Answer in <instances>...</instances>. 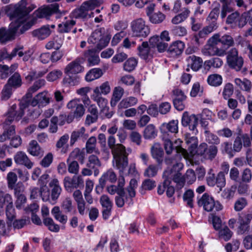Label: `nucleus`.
<instances>
[{
  "mask_svg": "<svg viewBox=\"0 0 252 252\" xmlns=\"http://www.w3.org/2000/svg\"><path fill=\"white\" fill-rule=\"evenodd\" d=\"M36 7L35 4L29 3L27 0H21L15 4L6 6L5 13L13 21L8 29L3 27L0 29V42L1 44L14 40L17 34H22L29 30L36 23L38 18H48L53 14L61 13L59 4L53 3L38 8L30 15Z\"/></svg>",
  "mask_w": 252,
  "mask_h": 252,
  "instance_id": "1",
  "label": "nucleus"
},
{
  "mask_svg": "<svg viewBox=\"0 0 252 252\" xmlns=\"http://www.w3.org/2000/svg\"><path fill=\"white\" fill-rule=\"evenodd\" d=\"M17 106L13 105L6 114V118L3 123L4 131L0 135V142H3L15 133V127L9 125L13 121H18L24 115L23 109L21 108L18 112L16 111Z\"/></svg>",
  "mask_w": 252,
  "mask_h": 252,
  "instance_id": "2",
  "label": "nucleus"
},
{
  "mask_svg": "<svg viewBox=\"0 0 252 252\" xmlns=\"http://www.w3.org/2000/svg\"><path fill=\"white\" fill-rule=\"evenodd\" d=\"M131 150H126V147L122 144H117L116 147L111 152L115 160L116 167L120 173H124L128 165V155Z\"/></svg>",
  "mask_w": 252,
  "mask_h": 252,
  "instance_id": "3",
  "label": "nucleus"
},
{
  "mask_svg": "<svg viewBox=\"0 0 252 252\" xmlns=\"http://www.w3.org/2000/svg\"><path fill=\"white\" fill-rule=\"evenodd\" d=\"M226 62L228 66L236 71H241L245 73L247 71L246 67H243L244 61L243 58L239 55L238 50L232 48L227 53Z\"/></svg>",
  "mask_w": 252,
  "mask_h": 252,
  "instance_id": "4",
  "label": "nucleus"
},
{
  "mask_svg": "<svg viewBox=\"0 0 252 252\" xmlns=\"http://www.w3.org/2000/svg\"><path fill=\"white\" fill-rule=\"evenodd\" d=\"M111 36L105 32L104 28L95 30L88 38V42L95 45L98 50H101L108 44Z\"/></svg>",
  "mask_w": 252,
  "mask_h": 252,
  "instance_id": "5",
  "label": "nucleus"
},
{
  "mask_svg": "<svg viewBox=\"0 0 252 252\" xmlns=\"http://www.w3.org/2000/svg\"><path fill=\"white\" fill-rule=\"evenodd\" d=\"M213 35L207 42L206 44L202 49L201 52L204 56L223 57L226 54V51L218 46V42Z\"/></svg>",
  "mask_w": 252,
  "mask_h": 252,
  "instance_id": "6",
  "label": "nucleus"
},
{
  "mask_svg": "<svg viewBox=\"0 0 252 252\" xmlns=\"http://www.w3.org/2000/svg\"><path fill=\"white\" fill-rule=\"evenodd\" d=\"M197 204L199 207H202L207 212H211L214 208L216 211H220L223 208L219 201H215L212 196L206 193L203 194L198 200Z\"/></svg>",
  "mask_w": 252,
  "mask_h": 252,
  "instance_id": "7",
  "label": "nucleus"
},
{
  "mask_svg": "<svg viewBox=\"0 0 252 252\" xmlns=\"http://www.w3.org/2000/svg\"><path fill=\"white\" fill-rule=\"evenodd\" d=\"M130 28L133 36L136 37H147L150 32L148 26L142 18L133 20L130 24Z\"/></svg>",
  "mask_w": 252,
  "mask_h": 252,
  "instance_id": "8",
  "label": "nucleus"
},
{
  "mask_svg": "<svg viewBox=\"0 0 252 252\" xmlns=\"http://www.w3.org/2000/svg\"><path fill=\"white\" fill-rule=\"evenodd\" d=\"M161 137L164 141V148L167 155L171 154L174 149H175L177 153L181 154L182 156H186L187 155L186 150L181 147V145L182 142L181 140L180 139L176 140L174 145L171 142V137L164 138L163 136Z\"/></svg>",
  "mask_w": 252,
  "mask_h": 252,
  "instance_id": "9",
  "label": "nucleus"
},
{
  "mask_svg": "<svg viewBox=\"0 0 252 252\" xmlns=\"http://www.w3.org/2000/svg\"><path fill=\"white\" fill-rule=\"evenodd\" d=\"M160 130L162 134L161 136H163L164 138L172 137V134H175L178 132V120H173L167 123H163L160 126Z\"/></svg>",
  "mask_w": 252,
  "mask_h": 252,
  "instance_id": "10",
  "label": "nucleus"
},
{
  "mask_svg": "<svg viewBox=\"0 0 252 252\" xmlns=\"http://www.w3.org/2000/svg\"><path fill=\"white\" fill-rule=\"evenodd\" d=\"M83 63V59L77 58L69 63L64 68V73L67 75L76 74L84 71V68L81 65Z\"/></svg>",
  "mask_w": 252,
  "mask_h": 252,
  "instance_id": "11",
  "label": "nucleus"
},
{
  "mask_svg": "<svg viewBox=\"0 0 252 252\" xmlns=\"http://www.w3.org/2000/svg\"><path fill=\"white\" fill-rule=\"evenodd\" d=\"M198 118L194 114L189 115L185 112L183 113L182 118V124L184 126H189V129L193 133L196 134L198 131L196 126L198 125Z\"/></svg>",
  "mask_w": 252,
  "mask_h": 252,
  "instance_id": "12",
  "label": "nucleus"
},
{
  "mask_svg": "<svg viewBox=\"0 0 252 252\" xmlns=\"http://www.w3.org/2000/svg\"><path fill=\"white\" fill-rule=\"evenodd\" d=\"M66 107L73 111L72 113L76 116V119L81 118L85 114V109L79 98L73 99L69 101Z\"/></svg>",
  "mask_w": 252,
  "mask_h": 252,
  "instance_id": "13",
  "label": "nucleus"
},
{
  "mask_svg": "<svg viewBox=\"0 0 252 252\" xmlns=\"http://www.w3.org/2000/svg\"><path fill=\"white\" fill-rule=\"evenodd\" d=\"M187 68L186 70L188 72L191 68L194 71H198L202 66L203 61L202 59L194 55H189L186 59Z\"/></svg>",
  "mask_w": 252,
  "mask_h": 252,
  "instance_id": "14",
  "label": "nucleus"
},
{
  "mask_svg": "<svg viewBox=\"0 0 252 252\" xmlns=\"http://www.w3.org/2000/svg\"><path fill=\"white\" fill-rule=\"evenodd\" d=\"M63 183L65 189L68 190L72 188L76 189L80 186H82L84 184V181L81 176H73L72 178L65 176Z\"/></svg>",
  "mask_w": 252,
  "mask_h": 252,
  "instance_id": "15",
  "label": "nucleus"
},
{
  "mask_svg": "<svg viewBox=\"0 0 252 252\" xmlns=\"http://www.w3.org/2000/svg\"><path fill=\"white\" fill-rule=\"evenodd\" d=\"M138 55L143 60H148L153 57L154 50L147 41H144L137 47Z\"/></svg>",
  "mask_w": 252,
  "mask_h": 252,
  "instance_id": "16",
  "label": "nucleus"
},
{
  "mask_svg": "<svg viewBox=\"0 0 252 252\" xmlns=\"http://www.w3.org/2000/svg\"><path fill=\"white\" fill-rule=\"evenodd\" d=\"M49 186L51 189V204H55L61 193L62 189L59 180L56 178L53 179L50 182Z\"/></svg>",
  "mask_w": 252,
  "mask_h": 252,
  "instance_id": "17",
  "label": "nucleus"
},
{
  "mask_svg": "<svg viewBox=\"0 0 252 252\" xmlns=\"http://www.w3.org/2000/svg\"><path fill=\"white\" fill-rule=\"evenodd\" d=\"M126 193L127 192L126 190L125 191H120L119 194L115 196V201L118 207H123L125 203H127L129 205L133 204V198L135 196H130L129 194L127 195Z\"/></svg>",
  "mask_w": 252,
  "mask_h": 252,
  "instance_id": "18",
  "label": "nucleus"
},
{
  "mask_svg": "<svg viewBox=\"0 0 252 252\" xmlns=\"http://www.w3.org/2000/svg\"><path fill=\"white\" fill-rule=\"evenodd\" d=\"M14 160L17 164L24 165L28 169L32 168L33 165L26 153L22 151L18 152L14 155Z\"/></svg>",
  "mask_w": 252,
  "mask_h": 252,
  "instance_id": "19",
  "label": "nucleus"
},
{
  "mask_svg": "<svg viewBox=\"0 0 252 252\" xmlns=\"http://www.w3.org/2000/svg\"><path fill=\"white\" fill-rule=\"evenodd\" d=\"M87 111L90 114L86 116L85 124L90 126L97 121L98 117V111L94 104H92L87 107Z\"/></svg>",
  "mask_w": 252,
  "mask_h": 252,
  "instance_id": "20",
  "label": "nucleus"
},
{
  "mask_svg": "<svg viewBox=\"0 0 252 252\" xmlns=\"http://www.w3.org/2000/svg\"><path fill=\"white\" fill-rule=\"evenodd\" d=\"M185 48V44L181 41H176L170 45L167 52L172 57H176L182 54Z\"/></svg>",
  "mask_w": 252,
  "mask_h": 252,
  "instance_id": "21",
  "label": "nucleus"
},
{
  "mask_svg": "<svg viewBox=\"0 0 252 252\" xmlns=\"http://www.w3.org/2000/svg\"><path fill=\"white\" fill-rule=\"evenodd\" d=\"M101 162L97 156L92 155L89 157L87 166L94 170L95 177H96L99 174V168L101 166Z\"/></svg>",
  "mask_w": 252,
  "mask_h": 252,
  "instance_id": "22",
  "label": "nucleus"
},
{
  "mask_svg": "<svg viewBox=\"0 0 252 252\" xmlns=\"http://www.w3.org/2000/svg\"><path fill=\"white\" fill-rule=\"evenodd\" d=\"M84 56L87 59L89 66L97 65L100 62L98 53L94 49H88L85 51Z\"/></svg>",
  "mask_w": 252,
  "mask_h": 252,
  "instance_id": "23",
  "label": "nucleus"
},
{
  "mask_svg": "<svg viewBox=\"0 0 252 252\" xmlns=\"http://www.w3.org/2000/svg\"><path fill=\"white\" fill-rule=\"evenodd\" d=\"M106 181L111 183H114L117 181V175L113 169H110L104 173L99 180V184L101 188H103Z\"/></svg>",
  "mask_w": 252,
  "mask_h": 252,
  "instance_id": "24",
  "label": "nucleus"
},
{
  "mask_svg": "<svg viewBox=\"0 0 252 252\" xmlns=\"http://www.w3.org/2000/svg\"><path fill=\"white\" fill-rule=\"evenodd\" d=\"M215 39L218 40L217 42L220 43L222 45L226 46L227 48L232 47L234 45L235 42L233 38L230 35L224 34L221 36L219 33H216L213 35Z\"/></svg>",
  "mask_w": 252,
  "mask_h": 252,
  "instance_id": "25",
  "label": "nucleus"
},
{
  "mask_svg": "<svg viewBox=\"0 0 252 252\" xmlns=\"http://www.w3.org/2000/svg\"><path fill=\"white\" fill-rule=\"evenodd\" d=\"M151 151L152 157L158 164H161L163 161L164 152L160 145L155 144L152 147Z\"/></svg>",
  "mask_w": 252,
  "mask_h": 252,
  "instance_id": "26",
  "label": "nucleus"
},
{
  "mask_svg": "<svg viewBox=\"0 0 252 252\" xmlns=\"http://www.w3.org/2000/svg\"><path fill=\"white\" fill-rule=\"evenodd\" d=\"M27 151L33 156L42 157L44 153L37 142L34 140H32L29 143Z\"/></svg>",
  "mask_w": 252,
  "mask_h": 252,
  "instance_id": "27",
  "label": "nucleus"
},
{
  "mask_svg": "<svg viewBox=\"0 0 252 252\" xmlns=\"http://www.w3.org/2000/svg\"><path fill=\"white\" fill-rule=\"evenodd\" d=\"M76 21L73 19H66L59 24L58 26V32L60 33H66L69 32L73 27L75 25Z\"/></svg>",
  "mask_w": 252,
  "mask_h": 252,
  "instance_id": "28",
  "label": "nucleus"
},
{
  "mask_svg": "<svg viewBox=\"0 0 252 252\" xmlns=\"http://www.w3.org/2000/svg\"><path fill=\"white\" fill-rule=\"evenodd\" d=\"M51 33L49 26H43L32 32V35L39 40H43L48 37Z\"/></svg>",
  "mask_w": 252,
  "mask_h": 252,
  "instance_id": "29",
  "label": "nucleus"
},
{
  "mask_svg": "<svg viewBox=\"0 0 252 252\" xmlns=\"http://www.w3.org/2000/svg\"><path fill=\"white\" fill-rule=\"evenodd\" d=\"M234 83L236 86L239 87L241 90L250 93L252 88V83L249 80L244 78L243 80L240 78H235Z\"/></svg>",
  "mask_w": 252,
  "mask_h": 252,
  "instance_id": "30",
  "label": "nucleus"
},
{
  "mask_svg": "<svg viewBox=\"0 0 252 252\" xmlns=\"http://www.w3.org/2000/svg\"><path fill=\"white\" fill-rule=\"evenodd\" d=\"M138 102L136 97L129 96L123 99L118 104L119 109H126L135 105Z\"/></svg>",
  "mask_w": 252,
  "mask_h": 252,
  "instance_id": "31",
  "label": "nucleus"
},
{
  "mask_svg": "<svg viewBox=\"0 0 252 252\" xmlns=\"http://www.w3.org/2000/svg\"><path fill=\"white\" fill-rule=\"evenodd\" d=\"M63 39L62 37L56 36L52 39L48 41L45 45V48L48 50L54 49L59 50L62 46Z\"/></svg>",
  "mask_w": 252,
  "mask_h": 252,
  "instance_id": "32",
  "label": "nucleus"
},
{
  "mask_svg": "<svg viewBox=\"0 0 252 252\" xmlns=\"http://www.w3.org/2000/svg\"><path fill=\"white\" fill-rule=\"evenodd\" d=\"M185 140L186 143L189 145L190 153L194 154L198 145L197 138L194 136H191L190 134L188 133L186 134Z\"/></svg>",
  "mask_w": 252,
  "mask_h": 252,
  "instance_id": "33",
  "label": "nucleus"
},
{
  "mask_svg": "<svg viewBox=\"0 0 252 252\" xmlns=\"http://www.w3.org/2000/svg\"><path fill=\"white\" fill-rule=\"evenodd\" d=\"M96 139L94 136H91L87 140L86 144V152L88 154L94 153L99 154V150L96 147Z\"/></svg>",
  "mask_w": 252,
  "mask_h": 252,
  "instance_id": "34",
  "label": "nucleus"
},
{
  "mask_svg": "<svg viewBox=\"0 0 252 252\" xmlns=\"http://www.w3.org/2000/svg\"><path fill=\"white\" fill-rule=\"evenodd\" d=\"M50 102L49 98L46 97V94L44 93H40L37 94L32 100L31 105L32 106H35L38 104H48Z\"/></svg>",
  "mask_w": 252,
  "mask_h": 252,
  "instance_id": "35",
  "label": "nucleus"
},
{
  "mask_svg": "<svg viewBox=\"0 0 252 252\" xmlns=\"http://www.w3.org/2000/svg\"><path fill=\"white\" fill-rule=\"evenodd\" d=\"M103 75L102 70L99 68L91 69L86 75L85 80L87 82H91L100 78Z\"/></svg>",
  "mask_w": 252,
  "mask_h": 252,
  "instance_id": "36",
  "label": "nucleus"
},
{
  "mask_svg": "<svg viewBox=\"0 0 252 252\" xmlns=\"http://www.w3.org/2000/svg\"><path fill=\"white\" fill-rule=\"evenodd\" d=\"M223 63L222 59L219 57H214L205 61L204 65L207 68H219L222 65Z\"/></svg>",
  "mask_w": 252,
  "mask_h": 252,
  "instance_id": "37",
  "label": "nucleus"
},
{
  "mask_svg": "<svg viewBox=\"0 0 252 252\" xmlns=\"http://www.w3.org/2000/svg\"><path fill=\"white\" fill-rule=\"evenodd\" d=\"M207 81L210 86L217 87L221 85L222 77L220 74H212L208 76Z\"/></svg>",
  "mask_w": 252,
  "mask_h": 252,
  "instance_id": "38",
  "label": "nucleus"
},
{
  "mask_svg": "<svg viewBox=\"0 0 252 252\" xmlns=\"http://www.w3.org/2000/svg\"><path fill=\"white\" fill-rule=\"evenodd\" d=\"M71 15L75 18L86 19L88 18L89 13L87 10L81 4L79 8H76L72 11Z\"/></svg>",
  "mask_w": 252,
  "mask_h": 252,
  "instance_id": "39",
  "label": "nucleus"
},
{
  "mask_svg": "<svg viewBox=\"0 0 252 252\" xmlns=\"http://www.w3.org/2000/svg\"><path fill=\"white\" fill-rule=\"evenodd\" d=\"M111 91L109 83L106 81L103 83L99 87H95L93 90V93L100 94V95H107Z\"/></svg>",
  "mask_w": 252,
  "mask_h": 252,
  "instance_id": "40",
  "label": "nucleus"
},
{
  "mask_svg": "<svg viewBox=\"0 0 252 252\" xmlns=\"http://www.w3.org/2000/svg\"><path fill=\"white\" fill-rule=\"evenodd\" d=\"M69 139V135L68 134H65L63 135L60 137V138L57 142L56 146L57 149L61 150V152L62 153H65L67 152L68 150V146L67 145L65 146V144H66L68 140Z\"/></svg>",
  "mask_w": 252,
  "mask_h": 252,
  "instance_id": "41",
  "label": "nucleus"
},
{
  "mask_svg": "<svg viewBox=\"0 0 252 252\" xmlns=\"http://www.w3.org/2000/svg\"><path fill=\"white\" fill-rule=\"evenodd\" d=\"M157 130L153 124L148 125L144 129L143 136L146 139L155 138L157 135Z\"/></svg>",
  "mask_w": 252,
  "mask_h": 252,
  "instance_id": "42",
  "label": "nucleus"
},
{
  "mask_svg": "<svg viewBox=\"0 0 252 252\" xmlns=\"http://www.w3.org/2000/svg\"><path fill=\"white\" fill-rule=\"evenodd\" d=\"M45 84L44 79H39L34 82L33 85L29 89L26 95L28 97H31L33 93L37 91L39 89L43 87Z\"/></svg>",
  "mask_w": 252,
  "mask_h": 252,
  "instance_id": "43",
  "label": "nucleus"
},
{
  "mask_svg": "<svg viewBox=\"0 0 252 252\" xmlns=\"http://www.w3.org/2000/svg\"><path fill=\"white\" fill-rule=\"evenodd\" d=\"M7 85H10L12 88H17L22 85V79L20 74L14 73L8 80Z\"/></svg>",
  "mask_w": 252,
  "mask_h": 252,
  "instance_id": "44",
  "label": "nucleus"
},
{
  "mask_svg": "<svg viewBox=\"0 0 252 252\" xmlns=\"http://www.w3.org/2000/svg\"><path fill=\"white\" fill-rule=\"evenodd\" d=\"M85 159V154L78 148H75L69 154L67 161L70 159H77L81 162H83Z\"/></svg>",
  "mask_w": 252,
  "mask_h": 252,
  "instance_id": "45",
  "label": "nucleus"
},
{
  "mask_svg": "<svg viewBox=\"0 0 252 252\" xmlns=\"http://www.w3.org/2000/svg\"><path fill=\"white\" fill-rule=\"evenodd\" d=\"M233 235V232L230 230L227 226H224L222 228L219 229V237L225 241L229 240Z\"/></svg>",
  "mask_w": 252,
  "mask_h": 252,
  "instance_id": "46",
  "label": "nucleus"
},
{
  "mask_svg": "<svg viewBox=\"0 0 252 252\" xmlns=\"http://www.w3.org/2000/svg\"><path fill=\"white\" fill-rule=\"evenodd\" d=\"M137 63L138 61L135 58H130L124 63L123 69L126 71L130 72L135 68Z\"/></svg>",
  "mask_w": 252,
  "mask_h": 252,
  "instance_id": "47",
  "label": "nucleus"
},
{
  "mask_svg": "<svg viewBox=\"0 0 252 252\" xmlns=\"http://www.w3.org/2000/svg\"><path fill=\"white\" fill-rule=\"evenodd\" d=\"M44 224L46 226L49 230L57 232L60 230V226L56 224L53 219L51 218H44L43 220Z\"/></svg>",
  "mask_w": 252,
  "mask_h": 252,
  "instance_id": "48",
  "label": "nucleus"
},
{
  "mask_svg": "<svg viewBox=\"0 0 252 252\" xmlns=\"http://www.w3.org/2000/svg\"><path fill=\"white\" fill-rule=\"evenodd\" d=\"M91 97L94 102L97 103V105L100 109L107 106V99L104 97H103L100 94L93 93L91 95Z\"/></svg>",
  "mask_w": 252,
  "mask_h": 252,
  "instance_id": "49",
  "label": "nucleus"
},
{
  "mask_svg": "<svg viewBox=\"0 0 252 252\" xmlns=\"http://www.w3.org/2000/svg\"><path fill=\"white\" fill-rule=\"evenodd\" d=\"M85 132V128L84 127L73 131L70 136V145L73 146L77 140L81 137H82Z\"/></svg>",
  "mask_w": 252,
  "mask_h": 252,
  "instance_id": "50",
  "label": "nucleus"
},
{
  "mask_svg": "<svg viewBox=\"0 0 252 252\" xmlns=\"http://www.w3.org/2000/svg\"><path fill=\"white\" fill-rule=\"evenodd\" d=\"M190 11L188 9H186L182 13L174 16L171 22L173 24L177 25L184 21L189 16Z\"/></svg>",
  "mask_w": 252,
  "mask_h": 252,
  "instance_id": "51",
  "label": "nucleus"
},
{
  "mask_svg": "<svg viewBox=\"0 0 252 252\" xmlns=\"http://www.w3.org/2000/svg\"><path fill=\"white\" fill-rule=\"evenodd\" d=\"M13 204L12 196L8 193L0 195V208H2L4 206H7Z\"/></svg>",
  "mask_w": 252,
  "mask_h": 252,
  "instance_id": "52",
  "label": "nucleus"
},
{
  "mask_svg": "<svg viewBox=\"0 0 252 252\" xmlns=\"http://www.w3.org/2000/svg\"><path fill=\"white\" fill-rule=\"evenodd\" d=\"M17 180L18 177L15 173L10 171L7 173L6 180L9 189H12L14 187V185L16 184Z\"/></svg>",
  "mask_w": 252,
  "mask_h": 252,
  "instance_id": "53",
  "label": "nucleus"
},
{
  "mask_svg": "<svg viewBox=\"0 0 252 252\" xmlns=\"http://www.w3.org/2000/svg\"><path fill=\"white\" fill-rule=\"evenodd\" d=\"M206 141L210 144L217 145L220 143V140L217 135L206 130L204 132Z\"/></svg>",
  "mask_w": 252,
  "mask_h": 252,
  "instance_id": "54",
  "label": "nucleus"
},
{
  "mask_svg": "<svg viewBox=\"0 0 252 252\" xmlns=\"http://www.w3.org/2000/svg\"><path fill=\"white\" fill-rule=\"evenodd\" d=\"M236 189L237 187L234 185L232 186L230 188L224 189L221 192V197L228 200L232 198L234 195Z\"/></svg>",
  "mask_w": 252,
  "mask_h": 252,
  "instance_id": "55",
  "label": "nucleus"
},
{
  "mask_svg": "<svg viewBox=\"0 0 252 252\" xmlns=\"http://www.w3.org/2000/svg\"><path fill=\"white\" fill-rule=\"evenodd\" d=\"M194 197L193 191L191 189L187 190L183 195V200L187 202V205L190 208L193 207V198Z\"/></svg>",
  "mask_w": 252,
  "mask_h": 252,
  "instance_id": "56",
  "label": "nucleus"
},
{
  "mask_svg": "<svg viewBox=\"0 0 252 252\" xmlns=\"http://www.w3.org/2000/svg\"><path fill=\"white\" fill-rule=\"evenodd\" d=\"M82 4L89 12V11L92 10L99 6L100 5V2L98 0H88L83 2Z\"/></svg>",
  "mask_w": 252,
  "mask_h": 252,
  "instance_id": "57",
  "label": "nucleus"
},
{
  "mask_svg": "<svg viewBox=\"0 0 252 252\" xmlns=\"http://www.w3.org/2000/svg\"><path fill=\"white\" fill-rule=\"evenodd\" d=\"M238 226L237 229V233L238 234H243L245 232L249 231L250 229V225L245 222L239 218L238 219Z\"/></svg>",
  "mask_w": 252,
  "mask_h": 252,
  "instance_id": "58",
  "label": "nucleus"
},
{
  "mask_svg": "<svg viewBox=\"0 0 252 252\" xmlns=\"http://www.w3.org/2000/svg\"><path fill=\"white\" fill-rule=\"evenodd\" d=\"M218 153V148L215 145L207 147V150L205 152V159H213L215 158Z\"/></svg>",
  "mask_w": 252,
  "mask_h": 252,
  "instance_id": "59",
  "label": "nucleus"
},
{
  "mask_svg": "<svg viewBox=\"0 0 252 252\" xmlns=\"http://www.w3.org/2000/svg\"><path fill=\"white\" fill-rule=\"evenodd\" d=\"M149 18L150 22L152 23L159 24L165 19V16L162 13L158 12L152 14Z\"/></svg>",
  "mask_w": 252,
  "mask_h": 252,
  "instance_id": "60",
  "label": "nucleus"
},
{
  "mask_svg": "<svg viewBox=\"0 0 252 252\" xmlns=\"http://www.w3.org/2000/svg\"><path fill=\"white\" fill-rule=\"evenodd\" d=\"M173 181L176 183L177 188L179 189H182L185 184V179L182 174L179 172H175L172 179Z\"/></svg>",
  "mask_w": 252,
  "mask_h": 252,
  "instance_id": "61",
  "label": "nucleus"
},
{
  "mask_svg": "<svg viewBox=\"0 0 252 252\" xmlns=\"http://www.w3.org/2000/svg\"><path fill=\"white\" fill-rule=\"evenodd\" d=\"M234 88L232 84L228 83L226 84L223 88L222 95L225 99H228L233 94Z\"/></svg>",
  "mask_w": 252,
  "mask_h": 252,
  "instance_id": "62",
  "label": "nucleus"
},
{
  "mask_svg": "<svg viewBox=\"0 0 252 252\" xmlns=\"http://www.w3.org/2000/svg\"><path fill=\"white\" fill-rule=\"evenodd\" d=\"M40 196L43 201H48L51 203V195L48 187H40Z\"/></svg>",
  "mask_w": 252,
  "mask_h": 252,
  "instance_id": "63",
  "label": "nucleus"
},
{
  "mask_svg": "<svg viewBox=\"0 0 252 252\" xmlns=\"http://www.w3.org/2000/svg\"><path fill=\"white\" fill-rule=\"evenodd\" d=\"M237 138H240V142L242 143L243 146L244 147L248 148L251 145V141L249 135L247 133H238Z\"/></svg>",
  "mask_w": 252,
  "mask_h": 252,
  "instance_id": "64",
  "label": "nucleus"
}]
</instances>
